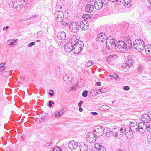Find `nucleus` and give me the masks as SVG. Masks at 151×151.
Segmentation results:
<instances>
[{"instance_id": "nucleus-1", "label": "nucleus", "mask_w": 151, "mask_h": 151, "mask_svg": "<svg viewBox=\"0 0 151 151\" xmlns=\"http://www.w3.org/2000/svg\"><path fill=\"white\" fill-rule=\"evenodd\" d=\"M124 40L119 41L117 42L116 50L121 52H124L128 49L129 50L132 47L131 41L127 37L125 36Z\"/></svg>"}, {"instance_id": "nucleus-2", "label": "nucleus", "mask_w": 151, "mask_h": 151, "mask_svg": "<svg viewBox=\"0 0 151 151\" xmlns=\"http://www.w3.org/2000/svg\"><path fill=\"white\" fill-rule=\"evenodd\" d=\"M133 46L134 48L139 51H142L146 47H144V42L142 40L138 39L136 40L134 42Z\"/></svg>"}, {"instance_id": "nucleus-3", "label": "nucleus", "mask_w": 151, "mask_h": 151, "mask_svg": "<svg viewBox=\"0 0 151 151\" xmlns=\"http://www.w3.org/2000/svg\"><path fill=\"white\" fill-rule=\"evenodd\" d=\"M114 136L117 139H121L124 134V129L122 127L120 129L119 128H115L113 129Z\"/></svg>"}, {"instance_id": "nucleus-4", "label": "nucleus", "mask_w": 151, "mask_h": 151, "mask_svg": "<svg viewBox=\"0 0 151 151\" xmlns=\"http://www.w3.org/2000/svg\"><path fill=\"white\" fill-rule=\"evenodd\" d=\"M104 128L102 126H97L94 128V133L96 136H100L104 133Z\"/></svg>"}, {"instance_id": "nucleus-5", "label": "nucleus", "mask_w": 151, "mask_h": 151, "mask_svg": "<svg viewBox=\"0 0 151 151\" xmlns=\"http://www.w3.org/2000/svg\"><path fill=\"white\" fill-rule=\"evenodd\" d=\"M70 30L72 32L76 33L78 32L80 28L79 25L77 22H73L71 23L69 26Z\"/></svg>"}, {"instance_id": "nucleus-6", "label": "nucleus", "mask_w": 151, "mask_h": 151, "mask_svg": "<svg viewBox=\"0 0 151 151\" xmlns=\"http://www.w3.org/2000/svg\"><path fill=\"white\" fill-rule=\"evenodd\" d=\"M87 141L90 143H94L97 139V136L92 132L88 133L86 136Z\"/></svg>"}, {"instance_id": "nucleus-7", "label": "nucleus", "mask_w": 151, "mask_h": 151, "mask_svg": "<svg viewBox=\"0 0 151 151\" xmlns=\"http://www.w3.org/2000/svg\"><path fill=\"white\" fill-rule=\"evenodd\" d=\"M22 2L19 1H15L13 5V8L14 9L15 11L17 12L20 11L22 7Z\"/></svg>"}, {"instance_id": "nucleus-8", "label": "nucleus", "mask_w": 151, "mask_h": 151, "mask_svg": "<svg viewBox=\"0 0 151 151\" xmlns=\"http://www.w3.org/2000/svg\"><path fill=\"white\" fill-rule=\"evenodd\" d=\"M138 131L140 133H143L147 130L146 124L143 122H140L138 126Z\"/></svg>"}, {"instance_id": "nucleus-9", "label": "nucleus", "mask_w": 151, "mask_h": 151, "mask_svg": "<svg viewBox=\"0 0 151 151\" xmlns=\"http://www.w3.org/2000/svg\"><path fill=\"white\" fill-rule=\"evenodd\" d=\"M54 16L55 19L58 22L62 21L64 18L63 14L60 11H56L55 13Z\"/></svg>"}, {"instance_id": "nucleus-10", "label": "nucleus", "mask_w": 151, "mask_h": 151, "mask_svg": "<svg viewBox=\"0 0 151 151\" xmlns=\"http://www.w3.org/2000/svg\"><path fill=\"white\" fill-rule=\"evenodd\" d=\"M66 34L63 31H61L58 32L57 34V37L60 40H63L66 37Z\"/></svg>"}, {"instance_id": "nucleus-11", "label": "nucleus", "mask_w": 151, "mask_h": 151, "mask_svg": "<svg viewBox=\"0 0 151 151\" xmlns=\"http://www.w3.org/2000/svg\"><path fill=\"white\" fill-rule=\"evenodd\" d=\"M78 146L77 143L73 140L70 141L68 144V147L71 150L76 149L78 147Z\"/></svg>"}, {"instance_id": "nucleus-12", "label": "nucleus", "mask_w": 151, "mask_h": 151, "mask_svg": "<svg viewBox=\"0 0 151 151\" xmlns=\"http://www.w3.org/2000/svg\"><path fill=\"white\" fill-rule=\"evenodd\" d=\"M141 119L143 122L148 123L150 122V118L149 115L147 114H143L141 116Z\"/></svg>"}, {"instance_id": "nucleus-13", "label": "nucleus", "mask_w": 151, "mask_h": 151, "mask_svg": "<svg viewBox=\"0 0 151 151\" xmlns=\"http://www.w3.org/2000/svg\"><path fill=\"white\" fill-rule=\"evenodd\" d=\"M104 133L105 134L106 136L108 137H110L112 135L114 136L113 129L112 131H111L110 129L107 127L104 128Z\"/></svg>"}, {"instance_id": "nucleus-14", "label": "nucleus", "mask_w": 151, "mask_h": 151, "mask_svg": "<svg viewBox=\"0 0 151 151\" xmlns=\"http://www.w3.org/2000/svg\"><path fill=\"white\" fill-rule=\"evenodd\" d=\"M64 48L65 51L68 52H70L72 51L73 49V46L71 43L68 42L65 45Z\"/></svg>"}, {"instance_id": "nucleus-15", "label": "nucleus", "mask_w": 151, "mask_h": 151, "mask_svg": "<svg viewBox=\"0 0 151 151\" xmlns=\"http://www.w3.org/2000/svg\"><path fill=\"white\" fill-rule=\"evenodd\" d=\"M84 22H81L80 23L79 27L80 26L81 29L84 30H87L89 24L88 22H87L86 21H84Z\"/></svg>"}, {"instance_id": "nucleus-16", "label": "nucleus", "mask_w": 151, "mask_h": 151, "mask_svg": "<svg viewBox=\"0 0 151 151\" xmlns=\"http://www.w3.org/2000/svg\"><path fill=\"white\" fill-rule=\"evenodd\" d=\"M124 134L126 135V137L128 139H130L133 135L132 132L131 130H127V127L125 128L124 127Z\"/></svg>"}, {"instance_id": "nucleus-17", "label": "nucleus", "mask_w": 151, "mask_h": 151, "mask_svg": "<svg viewBox=\"0 0 151 151\" xmlns=\"http://www.w3.org/2000/svg\"><path fill=\"white\" fill-rule=\"evenodd\" d=\"M79 146L80 151H87L88 150V146L84 142L80 143Z\"/></svg>"}, {"instance_id": "nucleus-18", "label": "nucleus", "mask_w": 151, "mask_h": 151, "mask_svg": "<svg viewBox=\"0 0 151 151\" xmlns=\"http://www.w3.org/2000/svg\"><path fill=\"white\" fill-rule=\"evenodd\" d=\"M104 4L100 1H97L94 3V6L96 10H99L101 9Z\"/></svg>"}, {"instance_id": "nucleus-19", "label": "nucleus", "mask_w": 151, "mask_h": 151, "mask_svg": "<svg viewBox=\"0 0 151 151\" xmlns=\"http://www.w3.org/2000/svg\"><path fill=\"white\" fill-rule=\"evenodd\" d=\"M85 9L86 12L91 13L93 11L94 7L93 5L91 4H88L86 6Z\"/></svg>"}, {"instance_id": "nucleus-20", "label": "nucleus", "mask_w": 151, "mask_h": 151, "mask_svg": "<svg viewBox=\"0 0 151 151\" xmlns=\"http://www.w3.org/2000/svg\"><path fill=\"white\" fill-rule=\"evenodd\" d=\"M74 45L77 47L78 49H81V50L83 48L84 43L82 41H77L75 43H74Z\"/></svg>"}, {"instance_id": "nucleus-21", "label": "nucleus", "mask_w": 151, "mask_h": 151, "mask_svg": "<svg viewBox=\"0 0 151 151\" xmlns=\"http://www.w3.org/2000/svg\"><path fill=\"white\" fill-rule=\"evenodd\" d=\"M138 126L137 124H135V126H132V127H127V130H131V131L132 132H135L137 131L138 130Z\"/></svg>"}, {"instance_id": "nucleus-22", "label": "nucleus", "mask_w": 151, "mask_h": 151, "mask_svg": "<svg viewBox=\"0 0 151 151\" xmlns=\"http://www.w3.org/2000/svg\"><path fill=\"white\" fill-rule=\"evenodd\" d=\"M63 79L68 84H70L71 83L72 78L71 76H68L66 75L64 77Z\"/></svg>"}, {"instance_id": "nucleus-23", "label": "nucleus", "mask_w": 151, "mask_h": 151, "mask_svg": "<svg viewBox=\"0 0 151 151\" xmlns=\"http://www.w3.org/2000/svg\"><path fill=\"white\" fill-rule=\"evenodd\" d=\"M105 36L106 35L105 34L103 33H100L99 34L97 38L99 40V41L103 42L104 41V38Z\"/></svg>"}, {"instance_id": "nucleus-24", "label": "nucleus", "mask_w": 151, "mask_h": 151, "mask_svg": "<svg viewBox=\"0 0 151 151\" xmlns=\"http://www.w3.org/2000/svg\"><path fill=\"white\" fill-rule=\"evenodd\" d=\"M114 42V40L113 37H108L106 40V45H110V44L111 43H112Z\"/></svg>"}, {"instance_id": "nucleus-25", "label": "nucleus", "mask_w": 151, "mask_h": 151, "mask_svg": "<svg viewBox=\"0 0 151 151\" xmlns=\"http://www.w3.org/2000/svg\"><path fill=\"white\" fill-rule=\"evenodd\" d=\"M81 49H78L77 47L75 46V45L73 46V49L72 50L73 52L75 54H78L81 51Z\"/></svg>"}, {"instance_id": "nucleus-26", "label": "nucleus", "mask_w": 151, "mask_h": 151, "mask_svg": "<svg viewBox=\"0 0 151 151\" xmlns=\"http://www.w3.org/2000/svg\"><path fill=\"white\" fill-rule=\"evenodd\" d=\"M145 51L146 54L151 58V47L145 48Z\"/></svg>"}, {"instance_id": "nucleus-27", "label": "nucleus", "mask_w": 151, "mask_h": 151, "mask_svg": "<svg viewBox=\"0 0 151 151\" xmlns=\"http://www.w3.org/2000/svg\"><path fill=\"white\" fill-rule=\"evenodd\" d=\"M131 4V2L130 0H125L124 1V6L129 7H130Z\"/></svg>"}, {"instance_id": "nucleus-28", "label": "nucleus", "mask_w": 151, "mask_h": 151, "mask_svg": "<svg viewBox=\"0 0 151 151\" xmlns=\"http://www.w3.org/2000/svg\"><path fill=\"white\" fill-rule=\"evenodd\" d=\"M117 42L115 43L114 42L111 43L110 44V45H107V48L108 49H110L111 48V47H112L113 46H114L115 47V49L116 50V48H116V47L117 46Z\"/></svg>"}, {"instance_id": "nucleus-29", "label": "nucleus", "mask_w": 151, "mask_h": 151, "mask_svg": "<svg viewBox=\"0 0 151 151\" xmlns=\"http://www.w3.org/2000/svg\"><path fill=\"white\" fill-rule=\"evenodd\" d=\"M6 64L5 63H2L0 64V71H3L5 69Z\"/></svg>"}, {"instance_id": "nucleus-30", "label": "nucleus", "mask_w": 151, "mask_h": 151, "mask_svg": "<svg viewBox=\"0 0 151 151\" xmlns=\"http://www.w3.org/2000/svg\"><path fill=\"white\" fill-rule=\"evenodd\" d=\"M99 108L101 111L106 110L109 109V107L106 105H103L100 106Z\"/></svg>"}, {"instance_id": "nucleus-31", "label": "nucleus", "mask_w": 151, "mask_h": 151, "mask_svg": "<svg viewBox=\"0 0 151 151\" xmlns=\"http://www.w3.org/2000/svg\"><path fill=\"white\" fill-rule=\"evenodd\" d=\"M84 83V81L83 80H78L77 82V85L79 87L83 86Z\"/></svg>"}, {"instance_id": "nucleus-32", "label": "nucleus", "mask_w": 151, "mask_h": 151, "mask_svg": "<svg viewBox=\"0 0 151 151\" xmlns=\"http://www.w3.org/2000/svg\"><path fill=\"white\" fill-rule=\"evenodd\" d=\"M110 75L111 77L114 78L116 79H117L118 80H120V78H119V76L117 74L115 73H110Z\"/></svg>"}, {"instance_id": "nucleus-33", "label": "nucleus", "mask_w": 151, "mask_h": 151, "mask_svg": "<svg viewBox=\"0 0 151 151\" xmlns=\"http://www.w3.org/2000/svg\"><path fill=\"white\" fill-rule=\"evenodd\" d=\"M115 55H110L107 57L106 58V60L107 62H110L112 59H114Z\"/></svg>"}, {"instance_id": "nucleus-34", "label": "nucleus", "mask_w": 151, "mask_h": 151, "mask_svg": "<svg viewBox=\"0 0 151 151\" xmlns=\"http://www.w3.org/2000/svg\"><path fill=\"white\" fill-rule=\"evenodd\" d=\"M130 65H131L128 63V64L125 63H124L122 66V67L124 69H127V70H128Z\"/></svg>"}, {"instance_id": "nucleus-35", "label": "nucleus", "mask_w": 151, "mask_h": 151, "mask_svg": "<svg viewBox=\"0 0 151 151\" xmlns=\"http://www.w3.org/2000/svg\"><path fill=\"white\" fill-rule=\"evenodd\" d=\"M126 62L131 65L132 64V63L133 62V60H132L131 57H128L127 60Z\"/></svg>"}, {"instance_id": "nucleus-36", "label": "nucleus", "mask_w": 151, "mask_h": 151, "mask_svg": "<svg viewBox=\"0 0 151 151\" xmlns=\"http://www.w3.org/2000/svg\"><path fill=\"white\" fill-rule=\"evenodd\" d=\"M91 15L88 14L83 15L82 16L83 18L85 20H89L91 17Z\"/></svg>"}, {"instance_id": "nucleus-37", "label": "nucleus", "mask_w": 151, "mask_h": 151, "mask_svg": "<svg viewBox=\"0 0 151 151\" xmlns=\"http://www.w3.org/2000/svg\"><path fill=\"white\" fill-rule=\"evenodd\" d=\"M63 114V111L62 110L58 112H57L55 113V115L56 117H59Z\"/></svg>"}, {"instance_id": "nucleus-38", "label": "nucleus", "mask_w": 151, "mask_h": 151, "mask_svg": "<svg viewBox=\"0 0 151 151\" xmlns=\"http://www.w3.org/2000/svg\"><path fill=\"white\" fill-rule=\"evenodd\" d=\"M98 151H106L105 148L103 147L99 146V147L97 148Z\"/></svg>"}, {"instance_id": "nucleus-39", "label": "nucleus", "mask_w": 151, "mask_h": 151, "mask_svg": "<svg viewBox=\"0 0 151 151\" xmlns=\"http://www.w3.org/2000/svg\"><path fill=\"white\" fill-rule=\"evenodd\" d=\"M61 148L58 146L54 147L53 149V151H61Z\"/></svg>"}, {"instance_id": "nucleus-40", "label": "nucleus", "mask_w": 151, "mask_h": 151, "mask_svg": "<svg viewBox=\"0 0 151 151\" xmlns=\"http://www.w3.org/2000/svg\"><path fill=\"white\" fill-rule=\"evenodd\" d=\"M147 130L149 132H151V124H146Z\"/></svg>"}, {"instance_id": "nucleus-41", "label": "nucleus", "mask_w": 151, "mask_h": 151, "mask_svg": "<svg viewBox=\"0 0 151 151\" xmlns=\"http://www.w3.org/2000/svg\"><path fill=\"white\" fill-rule=\"evenodd\" d=\"M99 93H105L107 91L106 90L105 88H102L101 89H99Z\"/></svg>"}, {"instance_id": "nucleus-42", "label": "nucleus", "mask_w": 151, "mask_h": 151, "mask_svg": "<svg viewBox=\"0 0 151 151\" xmlns=\"http://www.w3.org/2000/svg\"><path fill=\"white\" fill-rule=\"evenodd\" d=\"M88 94V91L87 90H84L82 93V96L85 97H87Z\"/></svg>"}, {"instance_id": "nucleus-43", "label": "nucleus", "mask_w": 151, "mask_h": 151, "mask_svg": "<svg viewBox=\"0 0 151 151\" xmlns=\"http://www.w3.org/2000/svg\"><path fill=\"white\" fill-rule=\"evenodd\" d=\"M93 64V63L92 62L89 61L86 62L85 64V65L87 67H88L92 65Z\"/></svg>"}, {"instance_id": "nucleus-44", "label": "nucleus", "mask_w": 151, "mask_h": 151, "mask_svg": "<svg viewBox=\"0 0 151 151\" xmlns=\"http://www.w3.org/2000/svg\"><path fill=\"white\" fill-rule=\"evenodd\" d=\"M10 42V43H9V45L12 47H13L14 46V42H13V41H12V40H8V42Z\"/></svg>"}, {"instance_id": "nucleus-45", "label": "nucleus", "mask_w": 151, "mask_h": 151, "mask_svg": "<svg viewBox=\"0 0 151 151\" xmlns=\"http://www.w3.org/2000/svg\"><path fill=\"white\" fill-rule=\"evenodd\" d=\"M109 0H101V1L102 2L104 5L106 4L109 2Z\"/></svg>"}, {"instance_id": "nucleus-46", "label": "nucleus", "mask_w": 151, "mask_h": 151, "mask_svg": "<svg viewBox=\"0 0 151 151\" xmlns=\"http://www.w3.org/2000/svg\"><path fill=\"white\" fill-rule=\"evenodd\" d=\"M35 44V42H32L28 44L27 45V46L28 47H30L34 45Z\"/></svg>"}, {"instance_id": "nucleus-47", "label": "nucleus", "mask_w": 151, "mask_h": 151, "mask_svg": "<svg viewBox=\"0 0 151 151\" xmlns=\"http://www.w3.org/2000/svg\"><path fill=\"white\" fill-rule=\"evenodd\" d=\"M50 92H49V94L51 96H52L54 95L53 90L50 89Z\"/></svg>"}, {"instance_id": "nucleus-48", "label": "nucleus", "mask_w": 151, "mask_h": 151, "mask_svg": "<svg viewBox=\"0 0 151 151\" xmlns=\"http://www.w3.org/2000/svg\"><path fill=\"white\" fill-rule=\"evenodd\" d=\"M130 87L128 86H124L123 87V89L124 90L128 91L130 89Z\"/></svg>"}, {"instance_id": "nucleus-49", "label": "nucleus", "mask_w": 151, "mask_h": 151, "mask_svg": "<svg viewBox=\"0 0 151 151\" xmlns=\"http://www.w3.org/2000/svg\"><path fill=\"white\" fill-rule=\"evenodd\" d=\"M117 4H122L124 1V0H116V1Z\"/></svg>"}, {"instance_id": "nucleus-50", "label": "nucleus", "mask_w": 151, "mask_h": 151, "mask_svg": "<svg viewBox=\"0 0 151 151\" xmlns=\"http://www.w3.org/2000/svg\"><path fill=\"white\" fill-rule=\"evenodd\" d=\"M147 139L148 141L151 143V134L149 135L147 137Z\"/></svg>"}, {"instance_id": "nucleus-51", "label": "nucleus", "mask_w": 151, "mask_h": 151, "mask_svg": "<svg viewBox=\"0 0 151 151\" xmlns=\"http://www.w3.org/2000/svg\"><path fill=\"white\" fill-rule=\"evenodd\" d=\"M52 101H49L48 103V106L49 107H51L52 106Z\"/></svg>"}, {"instance_id": "nucleus-52", "label": "nucleus", "mask_w": 151, "mask_h": 151, "mask_svg": "<svg viewBox=\"0 0 151 151\" xmlns=\"http://www.w3.org/2000/svg\"><path fill=\"white\" fill-rule=\"evenodd\" d=\"M45 116H44L43 117H40V119L41 120V121H40V119H39V121L40 122H42V121H45V120L46 119H45Z\"/></svg>"}, {"instance_id": "nucleus-53", "label": "nucleus", "mask_w": 151, "mask_h": 151, "mask_svg": "<svg viewBox=\"0 0 151 151\" xmlns=\"http://www.w3.org/2000/svg\"><path fill=\"white\" fill-rule=\"evenodd\" d=\"M97 91V90H96L95 89H92L90 92V93L92 94L93 93H96V91Z\"/></svg>"}, {"instance_id": "nucleus-54", "label": "nucleus", "mask_w": 151, "mask_h": 151, "mask_svg": "<svg viewBox=\"0 0 151 151\" xmlns=\"http://www.w3.org/2000/svg\"><path fill=\"white\" fill-rule=\"evenodd\" d=\"M91 114L93 115L96 116L98 114V113L96 112H91Z\"/></svg>"}, {"instance_id": "nucleus-55", "label": "nucleus", "mask_w": 151, "mask_h": 151, "mask_svg": "<svg viewBox=\"0 0 151 151\" xmlns=\"http://www.w3.org/2000/svg\"><path fill=\"white\" fill-rule=\"evenodd\" d=\"M71 88L72 89V90L73 91H75L76 90V87H75V86H72L71 87Z\"/></svg>"}, {"instance_id": "nucleus-56", "label": "nucleus", "mask_w": 151, "mask_h": 151, "mask_svg": "<svg viewBox=\"0 0 151 151\" xmlns=\"http://www.w3.org/2000/svg\"><path fill=\"white\" fill-rule=\"evenodd\" d=\"M143 67L142 66H140L139 67L138 71L139 72L141 73V71H142L143 69Z\"/></svg>"}, {"instance_id": "nucleus-57", "label": "nucleus", "mask_w": 151, "mask_h": 151, "mask_svg": "<svg viewBox=\"0 0 151 151\" xmlns=\"http://www.w3.org/2000/svg\"><path fill=\"white\" fill-rule=\"evenodd\" d=\"M82 104H83V101H80L78 103L79 107H81Z\"/></svg>"}, {"instance_id": "nucleus-58", "label": "nucleus", "mask_w": 151, "mask_h": 151, "mask_svg": "<svg viewBox=\"0 0 151 151\" xmlns=\"http://www.w3.org/2000/svg\"><path fill=\"white\" fill-rule=\"evenodd\" d=\"M9 27L8 26L6 27H4L3 28V30L4 31H6L7 29L9 28Z\"/></svg>"}, {"instance_id": "nucleus-59", "label": "nucleus", "mask_w": 151, "mask_h": 151, "mask_svg": "<svg viewBox=\"0 0 151 151\" xmlns=\"http://www.w3.org/2000/svg\"><path fill=\"white\" fill-rule=\"evenodd\" d=\"M52 143V142H49L47 143L46 144H45L47 146H49Z\"/></svg>"}, {"instance_id": "nucleus-60", "label": "nucleus", "mask_w": 151, "mask_h": 151, "mask_svg": "<svg viewBox=\"0 0 151 151\" xmlns=\"http://www.w3.org/2000/svg\"><path fill=\"white\" fill-rule=\"evenodd\" d=\"M135 124L133 123L132 122H130V124H129V127H132V126H135Z\"/></svg>"}, {"instance_id": "nucleus-61", "label": "nucleus", "mask_w": 151, "mask_h": 151, "mask_svg": "<svg viewBox=\"0 0 151 151\" xmlns=\"http://www.w3.org/2000/svg\"><path fill=\"white\" fill-rule=\"evenodd\" d=\"M96 84L98 86H99L101 85V82L99 81L96 82Z\"/></svg>"}, {"instance_id": "nucleus-62", "label": "nucleus", "mask_w": 151, "mask_h": 151, "mask_svg": "<svg viewBox=\"0 0 151 151\" xmlns=\"http://www.w3.org/2000/svg\"><path fill=\"white\" fill-rule=\"evenodd\" d=\"M62 24H63V25H64V26H65V25H67V23H65V22H64L63 21H62Z\"/></svg>"}, {"instance_id": "nucleus-63", "label": "nucleus", "mask_w": 151, "mask_h": 151, "mask_svg": "<svg viewBox=\"0 0 151 151\" xmlns=\"http://www.w3.org/2000/svg\"><path fill=\"white\" fill-rule=\"evenodd\" d=\"M53 52L51 50H50L49 51V54L50 56H51L52 55V52Z\"/></svg>"}, {"instance_id": "nucleus-64", "label": "nucleus", "mask_w": 151, "mask_h": 151, "mask_svg": "<svg viewBox=\"0 0 151 151\" xmlns=\"http://www.w3.org/2000/svg\"><path fill=\"white\" fill-rule=\"evenodd\" d=\"M83 111V109L81 108V107H79V111L81 112Z\"/></svg>"}]
</instances>
